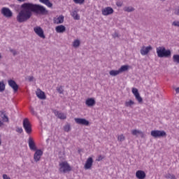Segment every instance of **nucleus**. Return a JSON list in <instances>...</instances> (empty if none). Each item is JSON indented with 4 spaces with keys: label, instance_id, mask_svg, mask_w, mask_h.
<instances>
[{
    "label": "nucleus",
    "instance_id": "obj_9",
    "mask_svg": "<svg viewBox=\"0 0 179 179\" xmlns=\"http://www.w3.org/2000/svg\"><path fill=\"white\" fill-rule=\"evenodd\" d=\"M153 50V48H152L151 45L149 46H143L142 48L140 50V52L141 55H148L150 51Z\"/></svg>",
    "mask_w": 179,
    "mask_h": 179
},
{
    "label": "nucleus",
    "instance_id": "obj_21",
    "mask_svg": "<svg viewBox=\"0 0 179 179\" xmlns=\"http://www.w3.org/2000/svg\"><path fill=\"white\" fill-rule=\"evenodd\" d=\"M57 33H65L66 31V27L64 25H58L55 27Z\"/></svg>",
    "mask_w": 179,
    "mask_h": 179
},
{
    "label": "nucleus",
    "instance_id": "obj_10",
    "mask_svg": "<svg viewBox=\"0 0 179 179\" xmlns=\"http://www.w3.org/2000/svg\"><path fill=\"white\" fill-rule=\"evenodd\" d=\"M102 12V15H103V16H108L110 15H113V13H114V9H113V8L111 7H106L105 8H103L101 10Z\"/></svg>",
    "mask_w": 179,
    "mask_h": 179
},
{
    "label": "nucleus",
    "instance_id": "obj_55",
    "mask_svg": "<svg viewBox=\"0 0 179 179\" xmlns=\"http://www.w3.org/2000/svg\"><path fill=\"white\" fill-rule=\"evenodd\" d=\"M176 93H179V90H177V91H176Z\"/></svg>",
    "mask_w": 179,
    "mask_h": 179
},
{
    "label": "nucleus",
    "instance_id": "obj_28",
    "mask_svg": "<svg viewBox=\"0 0 179 179\" xmlns=\"http://www.w3.org/2000/svg\"><path fill=\"white\" fill-rule=\"evenodd\" d=\"M131 134L134 136H138V135H141V134H142V131L138 129H134L131 131Z\"/></svg>",
    "mask_w": 179,
    "mask_h": 179
},
{
    "label": "nucleus",
    "instance_id": "obj_31",
    "mask_svg": "<svg viewBox=\"0 0 179 179\" xmlns=\"http://www.w3.org/2000/svg\"><path fill=\"white\" fill-rule=\"evenodd\" d=\"M173 61L176 64H179V55H174L173 56Z\"/></svg>",
    "mask_w": 179,
    "mask_h": 179
},
{
    "label": "nucleus",
    "instance_id": "obj_17",
    "mask_svg": "<svg viewBox=\"0 0 179 179\" xmlns=\"http://www.w3.org/2000/svg\"><path fill=\"white\" fill-rule=\"evenodd\" d=\"M136 177L138 179H145L146 178V173L143 171L138 170L136 172Z\"/></svg>",
    "mask_w": 179,
    "mask_h": 179
},
{
    "label": "nucleus",
    "instance_id": "obj_2",
    "mask_svg": "<svg viewBox=\"0 0 179 179\" xmlns=\"http://www.w3.org/2000/svg\"><path fill=\"white\" fill-rule=\"evenodd\" d=\"M157 55L158 58H170L171 57V50H166L163 46L159 47L157 48Z\"/></svg>",
    "mask_w": 179,
    "mask_h": 179
},
{
    "label": "nucleus",
    "instance_id": "obj_29",
    "mask_svg": "<svg viewBox=\"0 0 179 179\" xmlns=\"http://www.w3.org/2000/svg\"><path fill=\"white\" fill-rule=\"evenodd\" d=\"M79 45H80V41H79L78 39H76L73 42V46L75 48H78V47H79Z\"/></svg>",
    "mask_w": 179,
    "mask_h": 179
},
{
    "label": "nucleus",
    "instance_id": "obj_32",
    "mask_svg": "<svg viewBox=\"0 0 179 179\" xmlns=\"http://www.w3.org/2000/svg\"><path fill=\"white\" fill-rule=\"evenodd\" d=\"M117 141H119V142H124V141H125V136L124 134L117 136Z\"/></svg>",
    "mask_w": 179,
    "mask_h": 179
},
{
    "label": "nucleus",
    "instance_id": "obj_16",
    "mask_svg": "<svg viewBox=\"0 0 179 179\" xmlns=\"http://www.w3.org/2000/svg\"><path fill=\"white\" fill-rule=\"evenodd\" d=\"M54 114L59 120H66V114L59 112L58 110H54Z\"/></svg>",
    "mask_w": 179,
    "mask_h": 179
},
{
    "label": "nucleus",
    "instance_id": "obj_34",
    "mask_svg": "<svg viewBox=\"0 0 179 179\" xmlns=\"http://www.w3.org/2000/svg\"><path fill=\"white\" fill-rule=\"evenodd\" d=\"M74 3H78L79 5H82L85 3V0H73Z\"/></svg>",
    "mask_w": 179,
    "mask_h": 179
},
{
    "label": "nucleus",
    "instance_id": "obj_54",
    "mask_svg": "<svg viewBox=\"0 0 179 179\" xmlns=\"http://www.w3.org/2000/svg\"><path fill=\"white\" fill-rule=\"evenodd\" d=\"M160 1H162V2H164V1H166V0H160Z\"/></svg>",
    "mask_w": 179,
    "mask_h": 179
},
{
    "label": "nucleus",
    "instance_id": "obj_12",
    "mask_svg": "<svg viewBox=\"0 0 179 179\" xmlns=\"http://www.w3.org/2000/svg\"><path fill=\"white\" fill-rule=\"evenodd\" d=\"M8 86L13 89V90H19V85L16 83V81L13 80H8Z\"/></svg>",
    "mask_w": 179,
    "mask_h": 179
},
{
    "label": "nucleus",
    "instance_id": "obj_43",
    "mask_svg": "<svg viewBox=\"0 0 179 179\" xmlns=\"http://www.w3.org/2000/svg\"><path fill=\"white\" fill-rule=\"evenodd\" d=\"M173 175H171V174H170V173H168V174H166V176H165V178H171V176H172Z\"/></svg>",
    "mask_w": 179,
    "mask_h": 179
},
{
    "label": "nucleus",
    "instance_id": "obj_50",
    "mask_svg": "<svg viewBox=\"0 0 179 179\" xmlns=\"http://www.w3.org/2000/svg\"><path fill=\"white\" fill-rule=\"evenodd\" d=\"M174 90H179V87L176 88V87H173Z\"/></svg>",
    "mask_w": 179,
    "mask_h": 179
},
{
    "label": "nucleus",
    "instance_id": "obj_48",
    "mask_svg": "<svg viewBox=\"0 0 179 179\" xmlns=\"http://www.w3.org/2000/svg\"><path fill=\"white\" fill-rule=\"evenodd\" d=\"M1 136L0 134V146H1V145H2V140L1 139Z\"/></svg>",
    "mask_w": 179,
    "mask_h": 179
},
{
    "label": "nucleus",
    "instance_id": "obj_15",
    "mask_svg": "<svg viewBox=\"0 0 179 179\" xmlns=\"http://www.w3.org/2000/svg\"><path fill=\"white\" fill-rule=\"evenodd\" d=\"M36 94L38 99H40V100H45V99H47V96H45V93L42 90H36Z\"/></svg>",
    "mask_w": 179,
    "mask_h": 179
},
{
    "label": "nucleus",
    "instance_id": "obj_6",
    "mask_svg": "<svg viewBox=\"0 0 179 179\" xmlns=\"http://www.w3.org/2000/svg\"><path fill=\"white\" fill-rule=\"evenodd\" d=\"M1 15L4 16V17L10 18L13 16V13L9 9V8L3 7L1 8Z\"/></svg>",
    "mask_w": 179,
    "mask_h": 179
},
{
    "label": "nucleus",
    "instance_id": "obj_39",
    "mask_svg": "<svg viewBox=\"0 0 179 179\" xmlns=\"http://www.w3.org/2000/svg\"><path fill=\"white\" fill-rule=\"evenodd\" d=\"M122 1H117L116 2V6L118 7V8H121V6H122Z\"/></svg>",
    "mask_w": 179,
    "mask_h": 179
},
{
    "label": "nucleus",
    "instance_id": "obj_42",
    "mask_svg": "<svg viewBox=\"0 0 179 179\" xmlns=\"http://www.w3.org/2000/svg\"><path fill=\"white\" fill-rule=\"evenodd\" d=\"M3 179H10V177L8 176L6 174H3Z\"/></svg>",
    "mask_w": 179,
    "mask_h": 179
},
{
    "label": "nucleus",
    "instance_id": "obj_41",
    "mask_svg": "<svg viewBox=\"0 0 179 179\" xmlns=\"http://www.w3.org/2000/svg\"><path fill=\"white\" fill-rule=\"evenodd\" d=\"M34 79V77H33V76L28 77L29 82H33Z\"/></svg>",
    "mask_w": 179,
    "mask_h": 179
},
{
    "label": "nucleus",
    "instance_id": "obj_52",
    "mask_svg": "<svg viewBox=\"0 0 179 179\" xmlns=\"http://www.w3.org/2000/svg\"><path fill=\"white\" fill-rule=\"evenodd\" d=\"M59 93L60 94H62V91L59 90Z\"/></svg>",
    "mask_w": 179,
    "mask_h": 179
},
{
    "label": "nucleus",
    "instance_id": "obj_51",
    "mask_svg": "<svg viewBox=\"0 0 179 179\" xmlns=\"http://www.w3.org/2000/svg\"><path fill=\"white\" fill-rule=\"evenodd\" d=\"M131 90H138V89H136V88H135V87H133V88L131 89Z\"/></svg>",
    "mask_w": 179,
    "mask_h": 179
},
{
    "label": "nucleus",
    "instance_id": "obj_40",
    "mask_svg": "<svg viewBox=\"0 0 179 179\" xmlns=\"http://www.w3.org/2000/svg\"><path fill=\"white\" fill-rule=\"evenodd\" d=\"M103 159H104V157L103 156H101V155H99L98 157V158L96 159V161L97 162H101V160H103Z\"/></svg>",
    "mask_w": 179,
    "mask_h": 179
},
{
    "label": "nucleus",
    "instance_id": "obj_11",
    "mask_svg": "<svg viewBox=\"0 0 179 179\" xmlns=\"http://www.w3.org/2000/svg\"><path fill=\"white\" fill-rule=\"evenodd\" d=\"M43 156V151L41 150H36V152L34 155V160L35 162H40V159Z\"/></svg>",
    "mask_w": 179,
    "mask_h": 179
},
{
    "label": "nucleus",
    "instance_id": "obj_14",
    "mask_svg": "<svg viewBox=\"0 0 179 179\" xmlns=\"http://www.w3.org/2000/svg\"><path fill=\"white\" fill-rule=\"evenodd\" d=\"M85 104L87 107H94L96 106V100L94 98H88L85 101Z\"/></svg>",
    "mask_w": 179,
    "mask_h": 179
},
{
    "label": "nucleus",
    "instance_id": "obj_56",
    "mask_svg": "<svg viewBox=\"0 0 179 179\" xmlns=\"http://www.w3.org/2000/svg\"><path fill=\"white\" fill-rule=\"evenodd\" d=\"M37 90H41L39 88H38Z\"/></svg>",
    "mask_w": 179,
    "mask_h": 179
},
{
    "label": "nucleus",
    "instance_id": "obj_30",
    "mask_svg": "<svg viewBox=\"0 0 179 179\" xmlns=\"http://www.w3.org/2000/svg\"><path fill=\"white\" fill-rule=\"evenodd\" d=\"M124 12H134V10H135V8H134V7H131V6H129V7H125L124 8Z\"/></svg>",
    "mask_w": 179,
    "mask_h": 179
},
{
    "label": "nucleus",
    "instance_id": "obj_45",
    "mask_svg": "<svg viewBox=\"0 0 179 179\" xmlns=\"http://www.w3.org/2000/svg\"><path fill=\"white\" fill-rule=\"evenodd\" d=\"M175 15H177L178 16H179V8H178V9L175 11Z\"/></svg>",
    "mask_w": 179,
    "mask_h": 179
},
{
    "label": "nucleus",
    "instance_id": "obj_37",
    "mask_svg": "<svg viewBox=\"0 0 179 179\" xmlns=\"http://www.w3.org/2000/svg\"><path fill=\"white\" fill-rule=\"evenodd\" d=\"M10 52H12L13 55L15 57V55H17V52L15 50H13L12 48H10Z\"/></svg>",
    "mask_w": 179,
    "mask_h": 179
},
{
    "label": "nucleus",
    "instance_id": "obj_23",
    "mask_svg": "<svg viewBox=\"0 0 179 179\" xmlns=\"http://www.w3.org/2000/svg\"><path fill=\"white\" fill-rule=\"evenodd\" d=\"M54 23L56 24H61L64 23V15H60L57 18V20H54Z\"/></svg>",
    "mask_w": 179,
    "mask_h": 179
},
{
    "label": "nucleus",
    "instance_id": "obj_44",
    "mask_svg": "<svg viewBox=\"0 0 179 179\" xmlns=\"http://www.w3.org/2000/svg\"><path fill=\"white\" fill-rule=\"evenodd\" d=\"M3 120H1V119H0V128L1 127H3Z\"/></svg>",
    "mask_w": 179,
    "mask_h": 179
},
{
    "label": "nucleus",
    "instance_id": "obj_36",
    "mask_svg": "<svg viewBox=\"0 0 179 179\" xmlns=\"http://www.w3.org/2000/svg\"><path fill=\"white\" fill-rule=\"evenodd\" d=\"M172 26H175V27H179V21H173L172 22Z\"/></svg>",
    "mask_w": 179,
    "mask_h": 179
},
{
    "label": "nucleus",
    "instance_id": "obj_26",
    "mask_svg": "<svg viewBox=\"0 0 179 179\" xmlns=\"http://www.w3.org/2000/svg\"><path fill=\"white\" fill-rule=\"evenodd\" d=\"M120 70H111L109 72V75H110V76H117V75H120Z\"/></svg>",
    "mask_w": 179,
    "mask_h": 179
},
{
    "label": "nucleus",
    "instance_id": "obj_13",
    "mask_svg": "<svg viewBox=\"0 0 179 179\" xmlns=\"http://www.w3.org/2000/svg\"><path fill=\"white\" fill-rule=\"evenodd\" d=\"M92 166H93V158L89 157L85 162L84 169L85 170H89V169H92Z\"/></svg>",
    "mask_w": 179,
    "mask_h": 179
},
{
    "label": "nucleus",
    "instance_id": "obj_7",
    "mask_svg": "<svg viewBox=\"0 0 179 179\" xmlns=\"http://www.w3.org/2000/svg\"><path fill=\"white\" fill-rule=\"evenodd\" d=\"M34 31L38 36V37H41V38H45V35L44 34V31L43 30V28L41 27H36L34 28Z\"/></svg>",
    "mask_w": 179,
    "mask_h": 179
},
{
    "label": "nucleus",
    "instance_id": "obj_57",
    "mask_svg": "<svg viewBox=\"0 0 179 179\" xmlns=\"http://www.w3.org/2000/svg\"><path fill=\"white\" fill-rule=\"evenodd\" d=\"M0 92H2V90H0Z\"/></svg>",
    "mask_w": 179,
    "mask_h": 179
},
{
    "label": "nucleus",
    "instance_id": "obj_38",
    "mask_svg": "<svg viewBox=\"0 0 179 179\" xmlns=\"http://www.w3.org/2000/svg\"><path fill=\"white\" fill-rule=\"evenodd\" d=\"M16 132H18V134H22V132H23V129L22 127H17Z\"/></svg>",
    "mask_w": 179,
    "mask_h": 179
},
{
    "label": "nucleus",
    "instance_id": "obj_33",
    "mask_svg": "<svg viewBox=\"0 0 179 179\" xmlns=\"http://www.w3.org/2000/svg\"><path fill=\"white\" fill-rule=\"evenodd\" d=\"M64 131L65 132H69V131H71V125L70 124H66L64 127Z\"/></svg>",
    "mask_w": 179,
    "mask_h": 179
},
{
    "label": "nucleus",
    "instance_id": "obj_8",
    "mask_svg": "<svg viewBox=\"0 0 179 179\" xmlns=\"http://www.w3.org/2000/svg\"><path fill=\"white\" fill-rule=\"evenodd\" d=\"M74 121L76 124H78V125H85V127H88L90 124V122L85 118H75Z\"/></svg>",
    "mask_w": 179,
    "mask_h": 179
},
{
    "label": "nucleus",
    "instance_id": "obj_4",
    "mask_svg": "<svg viewBox=\"0 0 179 179\" xmlns=\"http://www.w3.org/2000/svg\"><path fill=\"white\" fill-rule=\"evenodd\" d=\"M22 127L25 131V132L28 134L30 135L31 134V124L30 123V121H29V119L25 118L23 120L22 122Z\"/></svg>",
    "mask_w": 179,
    "mask_h": 179
},
{
    "label": "nucleus",
    "instance_id": "obj_20",
    "mask_svg": "<svg viewBox=\"0 0 179 179\" xmlns=\"http://www.w3.org/2000/svg\"><path fill=\"white\" fill-rule=\"evenodd\" d=\"M132 93L136 97V100H137L138 103H141L143 101V99L141 96V94H139V92H138V90H132Z\"/></svg>",
    "mask_w": 179,
    "mask_h": 179
},
{
    "label": "nucleus",
    "instance_id": "obj_53",
    "mask_svg": "<svg viewBox=\"0 0 179 179\" xmlns=\"http://www.w3.org/2000/svg\"><path fill=\"white\" fill-rule=\"evenodd\" d=\"M1 58H2V55L0 54V59H1Z\"/></svg>",
    "mask_w": 179,
    "mask_h": 179
},
{
    "label": "nucleus",
    "instance_id": "obj_47",
    "mask_svg": "<svg viewBox=\"0 0 179 179\" xmlns=\"http://www.w3.org/2000/svg\"><path fill=\"white\" fill-rule=\"evenodd\" d=\"M170 179H177V178H176V176L172 175Z\"/></svg>",
    "mask_w": 179,
    "mask_h": 179
},
{
    "label": "nucleus",
    "instance_id": "obj_3",
    "mask_svg": "<svg viewBox=\"0 0 179 179\" xmlns=\"http://www.w3.org/2000/svg\"><path fill=\"white\" fill-rule=\"evenodd\" d=\"M59 166V173H62L63 174L69 173V171H71L72 170V167H71V165H69L68 164V162L66 161L60 162Z\"/></svg>",
    "mask_w": 179,
    "mask_h": 179
},
{
    "label": "nucleus",
    "instance_id": "obj_18",
    "mask_svg": "<svg viewBox=\"0 0 179 179\" xmlns=\"http://www.w3.org/2000/svg\"><path fill=\"white\" fill-rule=\"evenodd\" d=\"M0 117L3 122H9V117H8L5 110L0 111Z\"/></svg>",
    "mask_w": 179,
    "mask_h": 179
},
{
    "label": "nucleus",
    "instance_id": "obj_24",
    "mask_svg": "<svg viewBox=\"0 0 179 179\" xmlns=\"http://www.w3.org/2000/svg\"><path fill=\"white\" fill-rule=\"evenodd\" d=\"M129 69V65H123L118 70L120 73H122V72H127Z\"/></svg>",
    "mask_w": 179,
    "mask_h": 179
},
{
    "label": "nucleus",
    "instance_id": "obj_5",
    "mask_svg": "<svg viewBox=\"0 0 179 179\" xmlns=\"http://www.w3.org/2000/svg\"><path fill=\"white\" fill-rule=\"evenodd\" d=\"M151 136L152 138H164L166 136L167 134L163 130H152L151 131Z\"/></svg>",
    "mask_w": 179,
    "mask_h": 179
},
{
    "label": "nucleus",
    "instance_id": "obj_27",
    "mask_svg": "<svg viewBox=\"0 0 179 179\" xmlns=\"http://www.w3.org/2000/svg\"><path fill=\"white\" fill-rule=\"evenodd\" d=\"M135 104V102L132 100L127 101L124 103L126 107H132Z\"/></svg>",
    "mask_w": 179,
    "mask_h": 179
},
{
    "label": "nucleus",
    "instance_id": "obj_1",
    "mask_svg": "<svg viewBox=\"0 0 179 179\" xmlns=\"http://www.w3.org/2000/svg\"><path fill=\"white\" fill-rule=\"evenodd\" d=\"M21 10L17 15V22L18 23H24L33 16V13L36 15H41L45 16L48 15V10L45 7L40 4H34L33 3H24L21 5Z\"/></svg>",
    "mask_w": 179,
    "mask_h": 179
},
{
    "label": "nucleus",
    "instance_id": "obj_49",
    "mask_svg": "<svg viewBox=\"0 0 179 179\" xmlns=\"http://www.w3.org/2000/svg\"><path fill=\"white\" fill-rule=\"evenodd\" d=\"M18 2H24L26 0H17Z\"/></svg>",
    "mask_w": 179,
    "mask_h": 179
},
{
    "label": "nucleus",
    "instance_id": "obj_22",
    "mask_svg": "<svg viewBox=\"0 0 179 179\" xmlns=\"http://www.w3.org/2000/svg\"><path fill=\"white\" fill-rule=\"evenodd\" d=\"M39 2L41 3H44V5H46L48 8H52V3L50 1V0H39Z\"/></svg>",
    "mask_w": 179,
    "mask_h": 179
},
{
    "label": "nucleus",
    "instance_id": "obj_35",
    "mask_svg": "<svg viewBox=\"0 0 179 179\" xmlns=\"http://www.w3.org/2000/svg\"><path fill=\"white\" fill-rule=\"evenodd\" d=\"M0 90H5V83L3 81H0Z\"/></svg>",
    "mask_w": 179,
    "mask_h": 179
},
{
    "label": "nucleus",
    "instance_id": "obj_25",
    "mask_svg": "<svg viewBox=\"0 0 179 179\" xmlns=\"http://www.w3.org/2000/svg\"><path fill=\"white\" fill-rule=\"evenodd\" d=\"M71 16L73 17L74 20H79L80 19V16H79V14H78L77 10L73 11Z\"/></svg>",
    "mask_w": 179,
    "mask_h": 179
},
{
    "label": "nucleus",
    "instance_id": "obj_46",
    "mask_svg": "<svg viewBox=\"0 0 179 179\" xmlns=\"http://www.w3.org/2000/svg\"><path fill=\"white\" fill-rule=\"evenodd\" d=\"M63 88H64L63 86H60V87L57 88V90H62Z\"/></svg>",
    "mask_w": 179,
    "mask_h": 179
},
{
    "label": "nucleus",
    "instance_id": "obj_19",
    "mask_svg": "<svg viewBox=\"0 0 179 179\" xmlns=\"http://www.w3.org/2000/svg\"><path fill=\"white\" fill-rule=\"evenodd\" d=\"M28 144L31 150H37V147H36V144L34 143V141L31 137L29 138Z\"/></svg>",
    "mask_w": 179,
    "mask_h": 179
}]
</instances>
